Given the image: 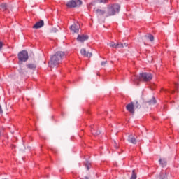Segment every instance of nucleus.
<instances>
[{
  "label": "nucleus",
  "mask_w": 179,
  "mask_h": 179,
  "mask_svg": "<svg viewBox=\"0 0 179 179\" xmlns=\"http://www.w3.org/2000/svg\"><path fill=\"white\" fill-rule=\"evenodd\" d=\"M64 57H65L64 52H57L54 55L50 57V59L48 62L50 68H55V66L59 65Z\"/></svg>",
  "instance_id": "obj_1"
},
{
  "label": "nucleus",
  "mask_w": 179,
  "mask_h": 179,
  "mask_svg": "<svg viewBox=\"0 0 179 179\" xmlns=\"http://www.w3.org/2000/svg\"><path fill=\"white\" fill-rule=\"evenodd\" d=\"M136 79L133 80V82L136 85H139L138 80H143V82H149V80H152L153 76L150 73H141L139 76H135Z\"/></svg>",
  "instance_id": "obj_2"
},
{
  "label": "nucleus",
  "mask_w": 179,
  "mask_h": 179,
  "mask_svg": "<svg viewBox=\"0 0 179 179\" xmlns=\"http://www.w3.org/2000/svg\"><path fill=\"white\" fill-rule=\"evenodd\" d=\"M120 6L118 4H113L108 6L106 8V17L108 16H114L120 12Z\"/></svg>",
  "instance_id": "obj_3"
},
{
  "label": "nucleus",
  "mask_w": 179,
  "mask_h": 179,
  "mask_svg": "<svg viewBox=\"0 0 179 179\" xmlns=\"http://www.w3.org/2000/svg\"><path fill=\"white\" fill-rule=\"evenodd\" d=\"M126 108L129 113H134L135 110H139L141 108V104H139L138 101H135L127 104Z\"/></svg>",
  "instance_id": "obj_4"
},
{
  "label": "nucleus",
  "mask_w": 179,
  "mask_h": 179,
  "mask_svg": "<svg viewBox=\"0 0 179 179\" xmlns=\"http://www.w3.org/2000/svg\"><path fill=\"white\" fill-rule=\"evenodd\" d=\"M18 59L21 62H26L29 59V53L26 50H22L18 53Z\"/></svg>",
  "instance_id": "obj_5"
},
{
  "label": "nucleus",
  "mask_w": 179,
  "mask_h": 179,
  "mask_svg": "<svg viewBox=\"0 0 179 179\" xmlns=\"http://www.w3.org/2000/svg\"><path fill=\"white\" fill-rule=\"evenodd\" d=\"M67 8H78L82 5L80 0H71L66 3Z\"/></svg>",
  "instance_id": "obj_6"
},
{
  "label": "nucleus",
  "mask_w": 179,
  "mask_h": 179,
  "mask_svg": "<svg viewBox=\"0 0 179 179\" xmlns=\"http://www.w3.org/2000/svg\"><path fill=\"white\" fill-rule=\"evenodd\" d=\"M76 40L79 43H85L86 40H89V36L85 34L78 35Z\"/></svg>",
  "instance_id": "obj_7"
},
{
  "label": "nucleus",
  "mask_w": 179,
  "mask_h": 179,
  "mask_svg": "<svg viewBox=\"0 0 179 179\" xmlns=\"http://www.w3.org/2000/svg\"><path fill=\"white\" fill-rule=\"evenodd\" d=\"M127 141L129 142V143H132L133 145H136L137 143L136 138L134 134L129 135Z\"/></svg>",
  "instance_id": "obj_8"
},
{
  "label": "nucleus",
  "mask_w": 179,
  "mask_h": 179,
  "mask_svg": "<svg viewBox=\"0 0 179 179\" xmlns=\"http://www.w3.org/2000/svg\"><path fill=\"white\" fill-rule=\"evenodd\" d=\"M70 29L71 31H73V33H79V24H73L70 27Z\"/></svg>",
  "instance_id": "obj_9"
},
{
  "label": "nucleus",
  "mask_w": 179,
  "mask_h": 179,
  "mask_svg": "<svg viewBox=\"0 0 179 179\" xmlns=\"http://www.w3.org/2000/svg\"><path fill=\"white\" fill-rule=\"evenodd\" d=\"M156 103V99H155V97H152L151 100L145 102L144 103V106L145 107H148V106H153Z\"/></svg>",
  "instance_id": "obj_10"
},
{
  "label": "nucleus",
  "mask_w": 179,
  "mask_h": 179,
  "mask_svg": "<svg viewBox=\"0 0 179 179\" xmlns=\"http://www.w3.org/2000/svg\"><path fill=\"white\" fill-rule=\"evenodd\" d=\"M43 26H44V21L40 20L33 26V29H40L43 27Z\"/></svg>",
  "instance_id": "obj_11"
},
{
  "label": "nucleus",
  "mask_w": 179,
  "mask_h": 179,
  "mask_svg": "<svg viewBox=\"0 0 179 179\" xmlns=\"http://www.w3.org/2000/svg\"><path fill=\"white\" fill-rule=\"evenodd\" d=\"M80 53L82 55H84V57H87V58H90L93 54L92 52H86V49L83 48L80 50Z\"/></svg>",
  "instance_id": "obj_12"
},
{
  "label": "nucleus",
  "mask_w": 179,
  "mask_h": 179,
  "mask_svg": "<svg viewBox=\"0 0 179 179\" xmlns=\"http://www.w3.org/2000/svg\"><path fill=\"white\" fill-rule=\"evenodd\" d=\"M96 15H99V16H105L106 17L107 10H101V9H97L96 10Z\"/></svg>",
  "instance_id": "obj_13"
},
{
  "label": "nucleus",
  "mask_w": 179,
  "mask_h": 179,
  "mask_svg": "<svg viewBox=\"0 0 179 179\" xmlns=\"http://www.w3.org/2000/svg\"><path fill=\"white\" fill-rule=\"evenodd\" d=\"M159 163L162 167H166L167 166V161L165 159H159Z\"/></svg>",
  "instance_id": "obj_14"
},
{
  "label": "nucleus",
  "mask_w": 179,
  "mask_h": 179,
  "mask_svg": "<svg viewBox=\"0 0 179 179\" xmlns=\"http://www.w3.org/2000/svg\"><path fill=\"white\" fill-rule=\"evenodd\" d=\"M27 68H28V69L34 71V69H36V68H37V65H36L35 64H27Z\"/></svg>",
  "instance_id": "obj_15"
},
{
  "label": "nucleus",
  "mask_w": 179,
  "mask_h": 179,
  "mask_svg": "<svg viewBox=\"0 0 179 179\" xmlns=\"http://www.w3.org/2000/svg\"><path fill=\"white\" fill-rule=\"evenodd\" d=\"M1 10H6L8 9V4L6 3H3L0 5Z\"/></svg>",
  "instance_id": "obj_16"
},
{
  "label": "nucleus",
  "mask_w": 179,
  "mask_h": 179,
  "mask_svg": "<svg viewBox=\"0 0 179 179\" xmlns=\"http://www.w3.org/2000/svg\"><path fill=\"white\" fill-rule=\"evenodd\" d=\"M108 45H109V47H113V48H118V45H120V43L115 44L114 42H110L108 43Z\"/></svg>",
  "instance_id": "obj_17"
},
{
  "label": "nucleus",
  "mask_w": 179,
  "mask_h": 179,
  "mask_svg": "<svg viewBox=\"0 0 179 179\" xmlns=\"http://www.w3.org/2000/svg\"><path fill=\"white\" fill-rule=\"evenodd\" d=\"M159 178L160 179H166L167 178V173L166 172H161L159 173Z\"/></svg>",
  "instance_id": "obj_18"
},
{
  "label": "nucleus",
  "mask_w": 179,
  "mask_h": 179,
  "mask_svg": "<svg viewBox=\"0 0 179 179\" xmlns=\"http://www.w3.org/2000/svg\"><path fill=\"white\" fill-rule=\"evenodd\" d=\"M145 38H149L150 41H153L155 40V37L153 35L148 34L147 35L145 36Z\"/></svg>",
  "instance_id": "obj_19"
},
{
  "label": "nucleus",
  "mask_w": 179,
  "mask_h": 179,
  "mask_svg": "<svg viewBox=\"0 0 179 179\" xmlns=\"http://www.w3.org/2000/svg\"><path fill=\"white\" fill-rule=\"evenodd\" d=\"M108 0H96L97 3H107Z\"/></svg>",
  "instance_id": "obj_20"
},
{
  "label": "nucleus",
  "mask_w": 179,
  "mask_h": 179,
  "mask_svg": "<svg viewBox=\"0 0 179 179\" xmlns=\"http://www.w3.org/2000/svg\"><path fill=\"white\" fill-rule=\"evenodd\" d=\"M130 179H136V173H135V170L132 171V175Z\"/></svg>",
  "instance_id": "obj_21"
},
{
  "label": "nucleus",
  "mask_w": 179,
  "mask_h": 179,
  "mask_svg": "<svg viewBox=\"0 0 179 179\" xmlns=\"http://www.w3.org/2000/svg\"><path fill=\"white\" fill-rule=\"evenodd\" d=\"M91 131L92 132V135H100V131H96V132H94L93 131V129L91 130Z\"/></svg>",
  "instance_id": "obj_22"
},
{
  "label": "nucleus",
  "mask_w": 179,
  "mask_h": 179,
  "mask_svg": "<svg viewBox=\"0 0 179 179\" xmlns=\"http://www.w3.org/2000/svg\"><path fill=\"white\" fill-rule=\"evenodd\" d=\"M52 33H57L58 31V29L57 28H52L51 29Z\"/></svg>",
  "instance_id": "obj_23"
},
{
  "label": "nucleus",
  "mask_w": 179,
  "mask_h": 179,
  "mask_svg": "<svg viewBox=\"0 0 179 179\" xmlns=\"http://www.w3.org/2000/svg\"><path fill=\"white\" fill-rule=\"evenodd\" d=\"M117 48H124V44L119 43V45L117 46Z\"/></svg>",
  "instance_id": "obj_24"
},
{
  "label": "nucleus",
  "mask_w": 179,
  "mask_h": 179,
  "mask_svg": "<svg viewBox=\"0 0 179 179\" xmlns=\"http://www.w3.org/2000/svg\"><path fill=\"white\" fill-rule=\"evenodd\" d=\"M106 64H107V62H101V65L102 66H104V65H106Z\"/></svg>",
  "instance_id": "obj_25"
},
{
  "label": "nucleus",
  "mask_w": 179,
  "mask_h": 179,
  "mask_svg": "<svg viewBox=\"0 0 179 179\" xmlns=\"http://www.w3.org/2000/svg\"><path fill=\"white\" fill-rule=\"evenodd\" d=\"M3 46V43L0 41V50H2V47Z\"/></svg>",
  "instance_id": "obj_26"
},
{
  "label": "nucleus",
  "mask_w": 179,
  "mask_h": 179,
  "mask_svg": "<svg viewBox=\"0 0 179 179\" xmlns=\"http://www.w3.org/2000/svg\"><path fill=\"white\" fill-rule=\"evenodd\" d=\"M175 89H176V90H178V84L175 83Z\"/></svg>",
  "instance_id": "obj_27"
},
{
  "label": "nucleus",
  "mask_w": 179,
  "mask_h": 179,
  "mask_svg": "<svg viewBox=\"0 0 179 179\" xmlns=\"http://www.w3.org/2000/svg\"><path fill=\"white\" fill-rule=\"evenodd\" d=\"M85 167L87 168V170H90V167L89 166V165H86Z\"/></svg>",
  "instance_id": "obj_28"
},
{
  "label": "nucleus",
  "mask_w": 179,
  "mask_h": 179,
  "mask_svg": "<svg viewBox=\"0 0 179 179\" xmlns=\"http://www.w3.org/2000/svg\"><path fill=\"white\" fill-rule=\"evenodd\" d=\"M3 130H2V129H0V137L1 136V135H2V131H3Z\"/></svg>",
  "instance_id": "obj_29"
},
{
  "label": "nucleus",
  "mask_w": 179,
  "mask_h": 179,
  "mask_svg": "<svg viewBox=\"0 0 179 179\" xmlns=\"http://www.w3.org/2000/svg\"><path fill=\"white\" fill-rule=\"evenodd\" d=\"M115 148L116 149H118V145H117V143H115Z\"/></svg>",
  "instance_id": "obj_30"
},
{
  "label": "nucleus",
  "mask_w": 179,
  "mask_h": 179,
  "mask_svg": "<svg viewBox=\"0 0 179 179\" xmlns=\"http://www.w3.org/2000/svg\"><path fill=\"white\" fill-rule=\"evenodd\" d=\"M124 47H128V43H124Z\"/></svg>",
  "instance_id": "obj_31"
},
{
  "label": "nucleus",
  "mask_w": 179,
  "mask_h": 179,
  "mask_svg": "<svg viewBox=\"0 0 179 179\" xmlns=\"http://www.w3.org/2000/svg\"><path fill=\"white\" fill-rule=\"evenodd\" d=\"M164 90V92H167V90Z\"/></svg>",
  "instance_id": "obj_32"
},
{
  "label": "nucleus",
  "mask_w": 179,
  "mask_h": 179,
  "mask_svg": "<svg viewBox=\"0 0 179 179\" xmlns=\"http://www.w3.org/2000/svg\"><path fill=\"white\" fill-rule=\"evenodd\" d=\"M174 92H175V91H172V92H171V93L173 94V93H174Z\"/></svg>",
  "instance_id": "obj_33"
}]
</instances>
